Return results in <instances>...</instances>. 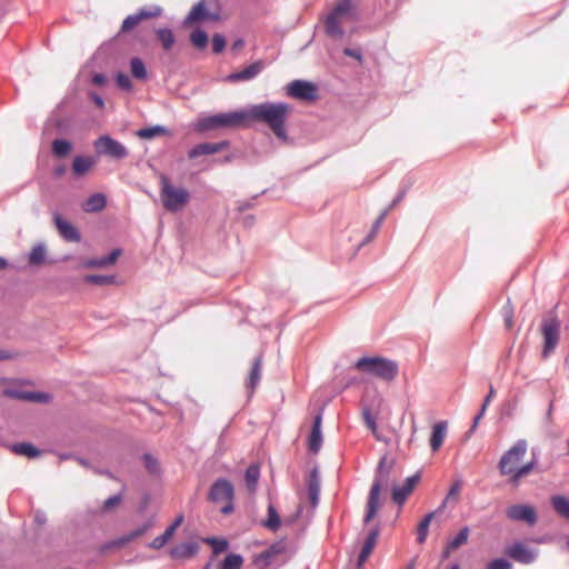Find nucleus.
I'll return each instance as SVG.
<instances>
[{"label":"nucleus","mask_w":569,"mask_h":569,"mask_svg":"<svg viewBox=\"0 0 569 569\" xmlns=\"http://www.w3.org/2000/svg\"><path fill=\"white\" fill-rule=\"evenodd\" d=\"M542 336L541 359L547 360L559 345L561 337V322L558 317L542 320L540 325Z\"/></svg>","instance_id":"2eb2a0df"},{"label":"nucleus","mask_w":569,"mask_h":569,"mask_svg":"<svg viewBox=\"0 0 569 569\" xmlns=\"http://www.w3.org/2000/svg\"><path fill=\"white\" fill-rule=\"evenodd\" d=\"M200 539L201 536L198 532L191 531L187 539L174 543L167 550L169 558L179 562L194 558L199 555L201 549Z\"/></svg>","instance_id":"f3484780"},{"label":"nucleus","mask_w":569,"mask_h":569,"mask_svg":"<svg viewBox=\"0 0 569 569\" xmlns=\"http://www.w3.org/2000/svg\"><path fill=\"white\" fill-rule=\"evenodd\" d=\"M461 487H462V481L461 479H457L455 480L450 487H449V490L445 497L446 500L450 501V500H458V497L460 495V491H461Z\"/></svg>","instance_id":"774afa93"},{"label":"nucleus","mask_w":569,"mask_h":569,"mask_svg":"<svg viewBox=\"0 0 569 569\" xmlns=\"http://www.w3.org/2000/svg\"><path fill=\"white\" fill-rule=\"evenodd\" d=\"M190 28L189 43L196 50L204 52L210 42L209 33L202 24L193 23Z\"/></svg>","instance_id":"72a5a7b5"},{"label":"nucleus","mask_w":569,"mask_h":569,"mask_svg":"<svg viewBox=\"0 0 569 569\" xmlns=\"http://www.w3.org/2000/svg\"><path fill=\"white\" fill-rule=\"evenodd\" d=\"M2 382L8 383L2 389L3 397L27 403L49 405L53 401V393L47 390L26 389V386H32L33 381L28 378H1Z\"/></svg>","instance_id":"423d86ee"},{"label":"nucleus","mask_w":569,"mask_h":569,"mask_svg":"<svg viewBox=\"0 0 569 569\" xmlns=\"http://www.w3.org/2000/svg\"><path fill=\"white\" fill-rule=\"evenodd\" d=\"M381 521L377 518L366 525L365 516L362 517L365 538L361 548L358 551V569H361L365 566L366 561L369 559L372 551L375 550L381 532Z\"/></svg>","instance_id":"a211bd4d"},{"label":"nucleus","mask_w":569,"mask_h":569,"mask_svg":"<svg viewBox=\"0 0 569 569\" xmlns=\"http://www.w3.org/2000/svg\"><path fill=\"white\" fill-rule=\"evenodd\" d=\"M243 109L246 129L254 123H264L280 142L291 141L288 133V119L293 111L292 104L286 101H264L248 104Z\"/></svg>","instance_id":"f03ea898"},{"label":"nucleus","mask_w":569,"mask_h":569,"mask_svg":"<svg viewBox=\"0 0 569 569\" xmlns=\"http://www.w3.org/2000/svg\"><path fill=\"white\" fill-rule=\"evenodd\" d=\"M140 18L138 17L137 12L128 14L121 22L120 29L116 36H113L110 40L103 42L100 48L98 49L96 54L100 53H109L110 56L113 54V49L116 46V41L119 40L121 34H127L132 32L138 28L140 24Z\"/></svg>","instance_id":"b1692460"},{"label":"nucleus","mask_w":569,"mask_h":569,"mask_svg":"<svg viewBox=\"0 0 569 569\" xmlns=\"http://www.w3.org/2000/svg\"><path fill=\"white\" fill-rule=\"evenodd\" d=\"M27 260L29 267H42L56 262L54 259L48 257V248L44 241H39L31 247L27 253Z\"/></svg>","instance_id":"2f4dec72"},{"label":"nucleus","mask_w":569,"mask_h":569,"mask_svg":"<svg viewBox=\"0 0 569 569\" xmlns=\"http://www.w3.org/2000/svg\"><path fill=\"white\" fill-rule=\"evenodd\" d=\"M82 281L86 284L97 287L119 286L122 283L116 273H87L82 277Z\"/></svg>","instance_id":"a19ab883"},{"label":"nucleus","mask_w":569,"mask_h":569,"mask_svg":"<svg viewBox=\"0 0 569 569\" xmlns=\"http://www.w3.org/2000/svg\"><path fill=\"white\" fill-rule=\"evenodd\" d=\"M128 545H129V542L127 540V537L124 533H122L112 539H108V540L103 541L98 548V553L101 556H104L111 550L121 549Z\"/></svg>","instance_id":"603ef678"},{"label":"nucleus","mask_w":569,"mask_h":569,"mask_svg":"<svg viewBox=\"0 0 569 569\" xmlns=\"http://www.w3.org/2000/svg\"><path fill=\"white\" fill-rule=\"evenodd\" d=\"M9 448L14 455L29 459H38L44 452V450L29 440L16 441L11 443Z\"/></svg>","instance_id":"f704fd0d"},{"label":"nucleus","mask_w":569,"mask_h":569,"mask_svg":"<svg viewBox=\"0 0 569 569\" xmlns=\"http://www.w3.org/2000/svg\"><path fill=\"white\" fill-rule=\"evenodd\" d=\"M184 522V513L179 512L174 516V518L170 521V523L164 528L163 532L168 535L171 539L174 538L178 529Z\"/></svg>","instance_id":"e2e57ef3"},{"label":"nucleus","mask_w":569,"mask_h":569,"mask_svg":"<svg viewBox=\"0 0 569 569\" xmlns=\"http://www.w3.org/2000/svg\"><path fill=\"white\" fill-rule=\"evenodd\" d=\"M485 569H513V563L508 556H500L490 559Z\"/></svg>","instance_id":"680f3d73"},{"label":"nucleus","mask_w":569,"mask_h":569,"mask_svg":"<svg viewBox=\"0 0 569 569\" xmlns=\"http://www.w3.org/2000/svg\"><path fill=\"white\" fill-rule=\"evenodd\" d=\"M108 206V196L103 191H94L84 198L80 204L84 213L102 212Z\"/></svg>","instance_id":"7c9ffc66"},{"label":"nucleus","mask_w":569,"mask_h":569,"mask_svg":"<svg viewBox=\"0 0 569 569\" xmlns=\"http://www.w3.org/2000/svg\"><path fill=\"white\" fill-rule=\"evenodd\" d=\"M132 77L123 70H117L112 73V80L114 86L126 93L133 91Z\"/></svg>","instance_id":"864d4df0"},{"label":"nucleus","mask_w":569,"mask_h":569,"mask_svg":"<svg viewBox=\"0 0 569 569\" xmlns=\"http://www.w3.org/2000/svg\"><path fill=\"white\" fill-rule=\"evenodd\" d=\"M308 465H311L306 475V496L310 508L315 509L320 502L321 495V476L320 467L317 460L309 459Z\"/></svg>","instance_id":"6ab92c4d"},{"label":"nucleus","mask_w":569,"mask_h":569,"mask_svg":"<svg viewBox=\"0 0 569 569\" xmlns=\"http://www.w3.org/2000/svg\"><path fill=\"white\" fill-rule=\"evenodd\" d=\"M421 480V471H417L413 475L407 477L402 485H393L391 488V499L392 501L401 508L411 492L415 490L416 486Z\"/></svg>","instance_id":"a878e982"},{"label":"nucleus","mask_w":569,"mask_h":569,"mask_svg":"<svg viewBox=\"0 0 569 569\" xmlns=\"http://www.w3.org/2000/svg\"><path fill=\"white\" fill-rule=\"evenodd\" d=\"M207 500L211 503L224 502L220 508L222 516H230L236 510V487L233 481L224 476L214 479L207 492Z\"/></svg>","instance_id":"1a4fd4ad"},{"label":"nucleus","mask_w":569,"mask_h":569,"mask_svg":"<svg viewBox=\"0 0 569 569\" xmlns=\"http://www.w3.org/2000/svg\"><path fill=\"white\" fill-rule=\"evenodd\" d=\"M505 555L508 556L511 561H516L521 565L533 563L539 555L537 548H531L526 541L516 539L505 548Z\"/></svg>","instance_id":"aec40b11"},{"label":"nucleus","mask_w":569,"mask_h":569,"mask_svg":"<svg viewBox=\"0 0 569 569\" xmlns=\"http://www.w3.org/2000/svg\"><path fill=\"white\" fill-rule=\"evenodd\" d=\"M96 154L76 153L70 162V172L74 179H81L89 174L97 166Z\"/></svg>","instance_id":"c85d7f7f"},{"label":"nucleus","mask_w":569,"mask_h":569,"mask_svg":"<svg viewBox=\"0 0 569 569\" xmlns=\"http://www.w3.org/2000/svg\"><path fill=\"white\" fill-rule=\"evenodd\" d=\"M201 543L208 545L211 549L212 557L218 558L222 553L230 552L231 543L226 536H201Z\"/></svg>","instance_id":"c9c22d12"},{"label":"nucleus","mask_w":569,"mask_h":569,"mask_svg":"<svg viewBox=\"0 0 569 569\" xmlns=\"http://www.w3.org/2000/svg\"><path fill=\"white\" fill-rule=\"evenodd\" d=\"M343 19H356V0H337L328 13L321 17L323 32L332 41L328 53L332 59L348 57L356 60V46L342 44L347 34Z\"/></svg>","instance_id":"f257e3e1"},{"label":"nucleus","mask_w":569,"mask_h":569,"mask_svg":"<svg viewBox=\"0 0 569 569\" xmlns=\"http://www.w3.org/2000/svg\"><path fill=\"white\" fill-rule=\"evenodd\" d=\"M136 12H137L138 17L140 18V22H142V21H147L150 19H157V18L161 17L163 9H162V7H160L158 4L143 6V7L139 8Z\"/></svg>","instance_id":"13d9d810"},{"label":"nucleus","mask_w":569,"mask_h":569,"mask_svg":"<svg viewBox=\"0 0 569 569\" xmlns=\"http://www.w3.org/2000/svg\"><path fill=\"white\" fill-rule=\"evenodd\" d=\"M244 563V557L241 553L230 551L217 563V569H241Z\"/></svg>","instance_id":"3c124183"},{"label":"nucleus","mask_w":569,"mask_h":569,"mask_svg":"<svg viewBox=\"0 0 569 569\" xmlns=\"http://www.w3.org/2000/svg\"><path fill=\"white\" fill-rule=\"evenodd\" d=\"M326 405L327 403L323 402L318 406L312 415L310 429L306 439V450L310 458L317 456L323 445L322 421Z\"/></svg>","instance_id":"dca6fc26"},{"label":"nucleus","mask_w":569,"mask_h":569,"mask_svg":"<svg viewBox=\"0 0 569 569\" xmlns=\"http://www.w3.org/2000/svg\"><path fill=\"white\" fill-rule=\"evenodd\" d=\"M52 223L58 231L59 236L66 242L79 243L82 241V233L69 218L64 217L61 212L54 211L52 214Z\"/></svg>","instance_id":"412c9836"},{"label":"nucleus","mask_w":569,"mask_h":569,"mask_svg":"<svg viewBox=\"0 0 569 569\" xmlns=\"http://www.w3.org/2000/svg\"><path fill=\"white\" fill-rule=\"evenodd\" d=\"M506 516L512 521L525 522L532 527L538 522L537 508L530 503H515L506 509Z\"/></svg>","instance_id":"5701e85b"},{"label":"nucleus","mask_w":569,"mask_h":569,"mask_svg":"<svg viewBox=\"0 0 569 569\" xmlns=\"http://www.w3.org/2000/svg\"><path fill=\"white\" fill-rule=\"evenodd\" d=\"M262 359H263L262 353H259L254 357L251 368L248 372V377L246 379V388L251 395L256 391V389L261 380Z\"/></svg>","instance_id":"c03bdc74"},{"label":"nucleus","mask_w":569,"mask_h":569,"mask_svg":"<svg viewBox=\"0 0 569 569\" xmlns=\"http://www.w3.org/2000/svg\"><path fill=\"white\" fill-rule=\"evenodd\" d=\"M211 51L213 54H221L226 51L228 39L222 32H213L211 38Z\"/></svg>","instance_id":"052dcab7"},{"label":"nucleus","mask_w":569,"mask_h":569,"mask_svg":"<svg viewBox=\"0 0 569 569\" xmlns=\"http://www.w3.org/2000/svg\"><path fill=\"white\" fill-rule=\"evenodd\" d=\"M172 539L168 537L167 533L161 532L157 537H154L151 541H149L146 546L147 548L153 549V550H160L164 548Z\"/></svg>","instance_id":"338daca9"},{"label":"nucleus","mask_w":569,"mask_h":569,"mask_svg":"<svg viewBox=\"0 0 569 569\" xmlns=\"http://www.w3.org/2000/svg\"><path fill=\"white\" fill-rule=\"evenodd\" d=\"M448 422L439 420L431 427L429 445L432 452H437L443 445L447 435Z\"/></svg>","instance_id":"a18cd8bd"},{"label":"nucleus","mask_w":569,"mask_h":569,"mask_svg":"<svg viewBox=\"0 0 569 569\" xmlns=\"http://www.w3.org/2000/svg\"><path fill=\"white\" fill-rule=\"evenodd\" d=\"M97 159L107 158L110 161H122L129 156L128 148L110 133H101L92 141Z\"/></svg>","instance_id":"9b49d317"},{"label":"nucleus","mask_w":569,"mask_h":569,"mask_svg":"<svg viewBox=\"0 0 569 569\" xmlns=\"http://www.w3.org/2000/svg\"><path fill=\"white\" fill-rule=\"evenodd\" d=\"M293 553L295 551H289L287 538L283 536L270 543L269 547L261 552L253 555L252 563L258 569H266L272 565L274 557L287 555L283 561L280 563V566H282L292 558Z\"/></svg>","instance_id":"4468645a"},{"label":"nucleus","mask_w":569,"mask_h":569,"mask_svg":"<svg viewBox=\"0 0 569 569\" xmlns=\"http://www.w3.org/2000/svg\"><path fill=\"white\" fill-rule=\"evenodd\" d=\"M361 417L366 427L371 431L378 441L388 442V439H386L378 429L377 412H375L372 408L365 405L361 410Z\"/></svg>","instance_id":"de8ad7c7"},{"label":"nucleus","mask_w":569,"mask_h":569,"mask_svg":"<svg viewBox=\"0 0 569 569\" xmlns=\"http://www.w3.org/2000/svg\"><path fill=\"white\" fill-rule=\"evenodd\" d=\"M230 146L231 142L228 139H222L219 141H202L189 148L187 151V156L190 160H194L202 156L217 154L223 150L229 149Z\"/></svg>","instance_id":"393cba45"},{"label":"nucleus","mask_w":569,"mask_h":569,"mask_svg":"<svg viewBox=\"0 0 569 569\" xmlns=\"http://www.w3.org/2000/svg\"><path fill=\"white\" fill-rule=\"evenodd\" d=\"M126 490H127V486L123 485L118 492L110 495L107 499H104L99 509L90 510V513L106 515V513H111V512L116 511L120 507V505L123 502Z\"/></svg>","instance_id":"58836bf2"},{"label":"nucleus","mask_w":569,"mask_h":569,"mask_svg":"<svg viewBox=\"0 0 569 569\" xmlns=\"http://www.w3.org/2000/svg\"><path fill=\"white\" fill-rule=\"evenodd\" d=\"M133 134L140 140L150 141L161 137H172V130L161 123L147 124L137 129Z\"/></svg>","instance_id":"473e14b6"},{"label":"nucleus","mask_w":569,"mask_h":569,"mask_svg":"<svg viewBox=\"0 0 569 569\" xmlns=\"http://www.w3.org/2000/svg\"><path fill=\"white\" fill-rule=\"evenodd\" d=\"M399 0H358V31L372 29L389 20Z\"/></svg>","instance_id":"20e7f679"},{"label":"nucleus","mask_w":569,"mask_h":569,"mask_svg":"<svg viewBox=\"0 0 569 569\" xmlns=\"http://www.w3.org/2000/svg\"><path fill=\"white\" fill-rule=\"evenodd\" d=\"M260 526L271 532L279 531L283 526L280 512L277 506L272 502L271 498H269L267 506V516L260 521Z\"/></svg>","instance_id":"e433bc0d"},{"label":"nucleus","mask_w":569,"mask_h":569,"mask_svg":"<svg viewBox=\"0 0 569 569\" xmlns=\"http://www.w3.org/2000/svg\"><path fill=\"white\" fill-rule=\"evenodd\" d=\"M140 461L144 467L146 471L154 478L162 476V468L157 456L150 451H146L140 456Z\"/></svg>","instance_id":"09e8293b"},{"label":"nucleus","mask_w":569,"mask_h":569,"mask_svg":"<svg viewBox=\"0 0 569 569\" xmlns=\"http://www.w3.org/2000/svg\"><path fill=\"white\" fill-rule=\"evenodd\" d=\"M73 149V141L66 137H57L51 142V153L58 159H66L70 157Z\"/></svg>","instance_id":"49530a36"},{"label":"nucleus","mask_w":569,"mask_h":569,"mask_svg":"<svg viewBox=\"0 0 569 569\" xmlns=\"http://www.w3.org/2000/svg\"><path fill=\"white\" fill-rule=\"evenodd\" d=\"M283 93L299 102L313 104L320 100V84L308 79H293L283 87Z\"/></svg>","instance_id":"9d476101"},{"label":"nucleus","mask_w":569,"mask_h":569,"mask_svg":"<svg viewBox=\"0 0 569 569\" xmlns=\"http://www.w3.org/2000/svg\"><path fill=\"white\" fill-rule=\"evenodd\" d=\"M388 213V209H385L377 218L376 220L373 221L369 232L367 233V236L363 238V240H361L360 242H358V251L366 244H368L377 234L378 230L380 229L386 216Z\"/></svg>","instance_id":"4d7b16f0"},{"label":"nucleus","mask_w":569,"mask_h":569,"mask_svg":"<svg viewBox=\"0 0 569 569\" xmlns=\"http://www.w3.org/2000/svg\"><path fill=\"white\" fill-rule=\"evenodd\" d=\"M123 254V249L121 247H114L109 250L107 253L98 257H87L81 259L80 268L82 269H104L109 267H113L119 261L120 257Z\"/></svg>","instance_id":"4be33fe9"},{"label":"nucleus","mask_w":569,"mask_h":569,"mask_svg":"<svg viewBox=\"0 0 569 569\" xmlns=\"http://www.w3.org/2000/svg\"><path fill=\"white\" fill-rule=\"evenodd\" d=\"M268 189H263L261 192L256 193L251 197L250 200H237L236 201V211L244 212L246 210L252 209L254 207V200H257L260 196L266 194Z\"/></svg>","instance_id":"0e129e2a"},{"label":"nucleus","mask_w":569,"mask_h":569,"mask_svg":"<svg viewBox=\"0 0 569 569\" xmlns=\"http://www.w3.org/2000/svg\"><path fill=\"white\" fill-rule=\"evenodd\" d=\"M154 525V517L151 516L147 520H144L142 523L137 526L136 528L124 532L128 542H132L133 540L140 538L144 533H147Z\"/></svg>","instance_id":"6e6d98bb"},{"label":"nucleus","mask_w":569,"mask_h":569,"mask_svg":"<svg viewBox=\"0 0 569 569\" xmlns=\"http://www.w3.org/2000/svg\"><path fill=\"white\" fill-rule=\"evenodd\" d=\"M550 506L553 511L561 518L569 521V497L557 493L550 497Z\"/></svg>","instance_id":"8fccbe9b"},{"label":"nucleus","mask_w":569,"mask_h":569,"mask_svg":"<svg viewBox=\"0 0 569 569\" xmlns=\"http://www.w3.org/2000/svg\"><path fill=\"white\" fill-rule=\"evenodd\" d=\"M89 83L98 88H104L109 83V77L106 72L92 71L89 76Z\"/></svg>","instance_id":"69168bd1"},{"label":"nucleus","mask_w":569,"mask_h":569,"mask_svg":"<svg viewBox=\"0 0 569 569\" xmlns=\"http://www.w3.org/2000/svg\"><path fill=\"white\" fill-rule=\"evenodd\" d=\"M527 451V441L525 439H519L515 442V445L509 448L499 459L498 469L501 476H507L511 469L509 463L511 461H519L523 458Z\"/></svg>","instance_id":"cd10ccee"},{"label":"nucleus","mask_w":569,"mask_h":569,"mask_svg":"<svg viewBox=\"0 0 569 569\" xmlns=\"http://www.w3.org/2000/svg\"><path fill=\"white\" fill-rule=\"evenodd\" d=\"M435 519V512H427L417 526V542L422 545L426 542L429 533V528Z\"/></svg>","instance_id":"5fc2aeb1"},{"label":"nucleus","mask_w":569,"mask_h":569,"mask_svg":"<svg viewBox=\"0 0 569 569\" xmlns=\"http://www.w3.org/2000/svg\"><path fill=\"white\" fill-rule=\"evenodd\" d=\"M387 455H383L376 467L375 478L372 485L370 487L366 506H365V523H369L375 520L379 511L382 508L381 493L383 490V486L387 483L390 469L392 468L395 461L391 460L389 466L387 465Z\"/></svg>","instance_id":"39448f33"},{"label":"nucleus","mask_w":569,"mask_h":569,"mask_svg":"<svg viewBox=\"0 0 569 569\" xmlns=\"http://www.w3.org/2000/svg\"><path fill=\"white\" fill-rule=\"evenodd\" d=\"M190 129L202 136L223 129H246L244 109H232L219 112H200L189 124Z\"/></svg>","instance_id":"7ed1b4c3"},{"label":"nucleus","mask_w":569,"mask_h":569,"mask_svg":"<svg viewBox=\"0 0 569 569\" xmlns=\"http://www.w3.org/2000/svg\"><path fill=\"white\" fill-rule=\"evenodd\" d=\"M469 533V526L461 527L459 531L447 541L449 543V547L455 550L459 549L461 546L468 542Z\"/></svg>","instance_id":"bf43d9fd"},{"label":"nucleus","mask_w":569,"mask_h":569,"mask_svg":"<svg viewBox=\"0 0 569 569\" xmlns=\"http://www.w3.org/2000/svg\"><path fill=\"white\" fill-rule=\"evenodd\" d=\"M261 477V466L258 461H252L243 472V483L250 495L256 493Z\"/></svg>","instance_id":"4c0bfd02"},{"label":"nucleus","mask_w":569,"mask_h":569,"mask_svg":"<svg viewBox=\"0 0 569 569\" xmlns=\"http://www.w3.org/2000/svg\"><path fill=\"white\" fill-rule=\"evenodd\" d=\"M129 70L132 79L141 82H146L151 78V73L148 69L146 61L139 57L133 56L129 59Z\"/></svg>","instance_id":"37998d69"},{"label":"nucleus","mask_w":569,"mask_h":569,"mask_svg":"<svg viewBox=\"0 0 569 569\" xmlns=\"http://www.w3.org/2000/svg\"><path fill=\"white\" fill-rule=\"evenodd\" d=\"M266 68L263 59H257L241 69L228 73L224 78L227 82L238 83L254 79Z\"/></svg>","instance_id":"bb28decb"},{"label":"nucleus","mask_w":569,"mask_h":569,"mask_svg":"<svg viewBox=\"0 0 569 569\" xmlns=\"http://www.w3.org/2000/svg\"><path fill=\"white\" fill-rule=\"evenodd\" d=\"M356 383V359L345 356L339 359L333 368V378L330 385L332 396L342 393L347 388Z\"/></svg>","instance_id":"f8f14e48"},{"label":"nucleus","mask_w":569,"mask_h":569,"mask_svg":"<svg viewBox=\"0 0 569 569\" xmlns=\"http://www.w3.org/2000/svg\"><path fill=\"white\" fill-rule=\"evenodd\" d=\"M159 184L162 208L170 213L181 212L192 198V193L188 188L174 184L166 173H160Z\"/></svg>","instance_id":"0eeeda50"},{"label":"nucleus","mask_w":569,"mask_h":569,"mask_svg":"<svg viewBox=\"0 0 569 569\" xmlns=\"http://www.w3.org/2000/svg\"><path fill=\"white\" fill-rule=\"evenodd\" d=\"M153 33L164 52L172 51L177 43V37L170 26L156 27L153 28Z\"/></svg>","instance_id":"ea45409f"},{"label":"nucleus","mask_w":569,"mask_h":569,"mask_svg":"<svg viewBox=\"0 0 569 569\" xmlns=\"http://www.w3.org/2000/svg\"><path fill=\"white\" fill-rule=\"evenodd\" d=\"M212 0H199L196 2L187 16L182 19L181 26L189 28L193 23L202 24L218 22L221 20V6L216 2V9H211Z\"/></svg>","instance_id":"ddd939ff"},{"label":"nucleus","mask_w":569,"mask_h":569,"mask_svg":"<svg viewBox=\"0 0 569 569\" xmlns=\"http://www.w3.org/2000/svg\"><path fill=\"white\" fill-rule=\"evenodd\" d=\"M76 123L74 114H67L64 117L54 116V111H51L50 116L46 120L44 127L53 124L56 130L62 134L71 133Z\"/></svg>","instance_id":"79ce46f5"},{"label":"nucleus","mask_w":569,"mask_h":569,"mask_svg":"<svg viewBox=\"0 0 569 569\" xmlns=\"http://www.w3.org/2000/svg\"><path fill=\"white\" fill-rule=\"evenodd\" d=\"M531 458L526 463L519 467H510L511 471L508 473L510 476L509 482L512 486H518L519 481L530 475L535 469L538 468L540 449L538 447L531 448Z\"/></svg>","instance_id":"c756f323"},{"label":"nucleus","mask_w":569,"mask_h":569,"mask_svg":"<svg viewBox=\"0 0 569 569\" xmlns=\"http://www.w3.org/2000/svg\"><path fill=\"white\" fill-rule=\"evenodd\" d=\"M358 371L390 382L398 376L399 365L396 360L380 355L361 356L358 358Z\"/></svg>","instance_id":"6e6552de"}]
</instances>
